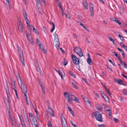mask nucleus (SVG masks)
<instances>
[{
  "instance_id": "9b49d317",
  "label": "nucleus",
  "mask_w": 127,
  "mask_h": 127,
  "mask_svg": "<svg viewBox=\"0 0 127 127\" xmlns=\"http://www.w3.org/2000/svg\"><path fill=\"white\" fill-rule=\"evenodd\" d=\"M53 44L56 47H59L60 45V42L59 39H55Z\"/></svg>"
},
{
  "instance_id": "f3484780",
  "label": "nucleus",
  "mask_w": 127,
  "mask_h": 127,
  "mask_svg": "<svg viewBox=\"0 0 127 127\" xmlns=\"http://www.w3.org/2000/svg\"><path fill=\"white\" fill-rule=\"evenodd\" d=\"M25 20L26 21V22L27 24L28 27H30V23L27 17H24Z\"/></svg>"
},
{
  "instance_id": "6e6d98bb",
  "label": "nucleus",
  "mask_w": 127,
  "mask_h": 127,
  "mask_svg": "<svg viewBox=\"0 0 127 127\" xmlns=\"http://www.w3.org/2000/svg\"><path fill=\"white\" fill-rule=\"evenodd\" d=\"M108 61L110 62L114 66H115V64L114 63L110 60H108Z\"/></svg>"
},
{
  "instance_id": "1a4fd4ad",
  "label": "nucleus",
  "mask_w": 127,
  "mask_h": 127,
  "mask_svg": "<svg viewBox=\"0 0 127 127\" xmlns=\"http://www.w3.org/2000/svg\"><path fill=\"white\" fill-rule=\"evenodd\" d=\"M18 116L20 120L21 123L23 127H26V125L25 124L22 115L19 114Z\"/></svg>"
},
{
  "instance_id": "c85d7f7f",
  "label": "nucleus",
  "mask_w": 127,
  "mask_h": 127,
  "mask_svg": "<svg viewBox=\"0 0 127 127\" xmlns=\"http://www.w3.org/2000/svg\"><path fill=\"white\" fill-rule=\"evenodd\" d=\"M7 88H6V92L7 94H10L9 89V87L8 84L7 83Z\"/></svg>"
},
{
  "instance_id": "6ab92c4d",
  "label": "nucleus",
  "mask_w": 127,
  "mask_h": 127,
  "mask_svg": "<svg viewBox=\"0 0 127 127\" xmlns=\"http://www.w3.org/2000/svg\"><path fill=\"white\" fill-rule=\"evenodd\" d=\"M50 110L51 111H50L49 112L50 113L51 116L52 117H53L54 116V111L51 108H50Z\"/></svg>"
},
{
  "instance_id": "bf43d9fd",
  "label": "nucleus",
  "mask_w": 127,
  "mask_h": 127,
  "mask_svg": "<svg viewBox=\"0 0 127 127\" xmlns=\"http://www.w3.org/2000/svg\"><path fill=\"white\" fill-rule=\"evenodd\" d=\"M104 88L105 89V90L107 92V93H108V92H109V90L106 87H104Z\"/></svg>"
},
{
  "instance_id": "2f4dec72",
  "label": "nucleus",
  "mask_w": 127,
  "mask_h": 127,
  "mask_svg": "<svg viewBox=\"0 0 127 127\" xmlns=\"http://www.w3.org/2000/svg\"><path fill=\"white\" fill-rule=\"evenodd\" d=\"M119 37H120L121 40L122 41L124 42V40L123 37L120 34H119L118 35Z\"/></svg>"
},
{
  "instance_id": "09e8293b",
  "label": "nucleus",
  "mask_w": 127,
  "mask_h": 127,
  "mask_svg": "<svg viewBox=\"0 0 127 127\" xmlns=\"http://www.w3.org/2000/svg\"><path fill=\"white\" fill-rule=\"evenodd\" d=\"M36 115L37 116H36L37 118V119H38V120L40 122H41V121L40 120V119H39V115L38 113H37V114H36Z\"/></svg>"
},
{
  "instance_id": "774afa93",
  "label": "nucleus",
  "mask_w": 127,
  "mask_h": 127,
  "mask_svg": "<svg viewBox=\"0 0 127 127\" xmlns=\"http://www.w3.org/2000/svg\"><path fill=\"white\" fill-rule=\"evenodd\" d=\"M119 80L120 79H115L114 80V81L115 82L118 83V82L119 81Z\"/></svg>"
},
{
  "instance_id": "680f3d73",
  "label": "nucleus",
  "mask_w": 127,
  "mask_h": 127,
  "mask_svg": "<svg viewBox=\"0 0 127 127\" xmlns=\"http://www.w3.org/2000/svg\"><path fill=\"white\" fill-rule=\"evenodd\" d=\"M36 69L37 71L39 72H40L41 71L40 69L39 68V67L36 68Z\"/></svg>"
},
{
  "instance_id": "9d476101",
  "label": "nucleus",
  "mask_w": 127,
  "mask_h": 127,
  "mask_svg": "<svg viewBox=\"0 0 127 127\" xmlns=\"http://www.w3.org/2000/svg\"><path fill=\"white\" fill-rule=\"evenodd\" d=\"M105 108L109 116L111 117V111L110 107L109 106H106L105 107Z\"/></svg>"
},
{
  "instance_id": "f257e3e1",
  "label": "nucleus",
  "mask_w": 127,
  "mask_h": 127,
  "mask_svg": "<svg viewBox=\"0 0 127 127\" xmlns=\"http://www.w3.org/2000/svg\"><path fill=\"white\" fill-rule=\"evenodd\" d=\"M64 95L65 98L70 103H71L72 102L71 100H74L75 102L78 103H79V99L75 96L72 95H70L66 92H64Z\"/></svg>"
},
{
  "instance_id": "2eb2a0df",
  "label": "nucleus",
  "mask_w": 127,
  "mask_h": 127,
  "mask_svg": "<svg viewBox=\"0 0 127 127\" xmlns=\"http://www.w3.org/2000/svg\"><path fill=\"white\" fill-rule=\"evenodd\" d=\"M12 85V88L15 91V90H16V88L15 86V81H12L11 83Z\"/></svg>"
},
{
  "instance_id": "aec40b11",
  "label": "nucleus",
  "mask_w": 127,
  "mask_h": 127,
  "mask_svg": "<svg viewBox=\"0 0 127 127\" xmlns=\"http://www.w3.org/2000/svg\"><path fill=\"white\" fill-rule=\"evenodd\" d=\"M50 23L53 25V27L51 30V32H53L55 28V26L54 23L52 22H50Z\"/></svg>"
},
{
  "instance_id": "79ce46f5",
  "label": "nucleus",
  "mask_w": 127,
  "mask_h": 127,
  "mask_svg": "<svg viewBox=\"0 0 127 127\" xmlns=\"http://www.w3.org/2000/svg\"><path fill=\"white\" fill-rule=\"evenodd\" d=\"M89 5L90 8H93L94 5L93 4L90 3H89Z\"/></svg>"
},
{
  "instance_id": "b1692460",
  "label": "nucleus",
  "mask_w": 127,
  "mask_h": 127,
  "mask_svg": "<svg viewBox=\"0 0 127 127\" xmlns=\"http://www.w3.org/2000/svg\"><path fill=\"white\" fill-rule=\"evenodd\" d=\"M112 53H115V55H114L115 56H116V57L118 59V60H120H120H121V59H120V57H119V56H118V55L116 53V52H112Z\"/></svg>"
},
{
  "instance_id": "4be33fe9",
  "label": "nucleus",
  "mask_w": 127,
  "mask_h": 127,
  "mask_svg": "<svg viewBox=\"0 0 127 127\" xmlns=\"http://www.w3.org/2000/svg\"><path fill=\"white\" fill-rule=\"evenodd\" d=\"M103 94L104 95V96H105V98H106V100H105L107 101V102H110V101L109 99V98L108 96L107 95L105 94L104 93H103Z\"/></svg>"
},
{
  "instance_id": "5fc2aeb1",
  "label": "nucleus",
  "mask_w": 127,
  "mask_h": 127,
  "mask_svg": "<svg viewBox=\"0 0 127 127\" xmlns=\"http://www.w3.org/2000/svg\"><path fill=\"white\" fill-rule=\"evenodd\" d=\"M6 2L7 3H8V6L9 7V8L10 9V2L9 1V0H6Z\"/></svg>"
},
{
  "instance_id": "bb28decb",
  "label": "nucleus",
  "mask_w": 127,
  "mask_h": 127,
  "mask_svg": "<svg viewBox=\"0 0 127 127\" xmlns=\"http://www.w3.org/2000/svg\"><path fill=\"white\" fill-rule=\"evenodd\" d=\"M90 10L91 13V15L93 16L94 15L93 8H90Z\"/></svg>"
},
{
  "instance_id": "c756f323",
  "label": "nucleus",
  "mask_w": 127,
  "mask_h": 127,
  "mask_svg": "<svg viewBox=\"0 0 127 127\" xmlns=\"http://www.w3.org/2000/svg\"><path fill=\"white\" fill-rule=\"evenodd\" d=\"M36 3V6L38 7V5H40V0H35Z\"/></svg>"
},
{
  "instance_id": "e433bc0d",
  "label": "nucleus",
  "mask_w": 127,
  "mask_h": 127,
  "mask_svg": "<svg viewBox=\"0 0 127 127\" xmlns=\"http://www.w3.org/2000/svg\"><path fill=\"white\" fill-rule=\"evenodd\" d=\"M41 88L42 90V91L43 93L44 94H45V91L44 89V87L43 86H41Z\"/></svg>"
},
{
  "instance_id": "c03bdc74",
  "label": "nucleus",
  "mask_w": 127,
  "mask_h": 127,
  "mask_svg": "<svg viewBox=\"0 0 127 127\" xmlns=\"http://www.w3.org/2000/svg\"><path fill=\"white\" fill-rule=\"evenodd\" d=\"M107 67L108 69L111 72H113V71L112 69L111 68V67L110 66L107 65Z\"/></svg>"
},
{
  "instance_id": "f03ea898",
  "label": "nucleus",
  "mask_w": 127,
  "mask_h": 127,
  "mask_svg": "<svg viewBox=\"0 0 127 127\" xmlns=\"http://www.w3.org/2000/svg\"><path fill=\"white\" fill-rule=\"evenodd\" d=\"M17 80L19 84L20 83L21 84V88L22 92L24 94V95L25 94H26V93L27 91V87L26 85L22 82L19 76L17 78Z\"/></svg>"
},
{
  "instance_id": "49530a36",
  "label": "nucleus",
  "mask_w": 127,
  "mask_h": 127,
  "mask_svg": "<svg viewBox=\"0 0 127 127\" xmlns=\"http://www.w3.org/2000/svg\"><path fill=\"white\" fill-rule=\"evenodd\" d=\"M39 46L40 49H41L42 50V49L44 48L43 47V45L42 44H39Z\"/></svg>"
},
{
  "instance_id": "f8f14e48",
  "label": "nucleus",
  "mask_w": 127,
  "mask_h": 127,
  "mask_svg": "<svg viewBox=\"0 0 127 127\" xmlns=\"http://www.w3.org/2000/svg\"><path fill=\"white\" fill-rule=\"evenodd\" d=\"M26 36L27 37L29 41L31 43H32L33 42V40L32 38L31 35L30 34H26Z\"/></svg>"
},
{
  "instance_id": "8fccbe9b",
  "label": "nucleus",
  "mask_w": 127,
  "mask_h": 127,
  "mask_svg": "<svg viewBox=\"0 0 127 127\" xmlns=\"http://www.w3.org/2000/svg\"><path fill=\"white\" fill-rule=\"evenodd\" d=\"M42 50L44 53L46 54L47 53V51L44 48L42 49Z\"/></svg>"
},
{
  "instance_id": "a211bd4d",
  "label": "nucleus",
  "mask_w": 127,
  "mask_h": 127,
  "mask_svg": "<svg viewBox=\"0 0 127 127\" xmlns=\"http://www.w3.org/2000/svg\"><path fill=\"white\" fill-rule=\"evenodd\" d=\"M95 106L96 107V109L98 110L101 111L102 110V108L100 105L98 104H96Z\"/></svg>"
},
{
  "instance_id": "0e129e2a",
  "label": "nucleus",
  "mask_w": 127,
  "mask_h": 127,
  "mask_svg": "<svg viewBox=\"0 0 127 127\" xmlns=\"http://www.w3.org/2000/svg\"><path fill=\"white\" fill-rule=\"evenodd\" d=\"M122 53H121V54H122L123 56V58H124L125 57V54L124 53V52L123 51L122 52Z\"/></svg>"
},
{
  "instance_id": "7ed1b4c3",
  "label": "nucleus",
  "mask_w": 127,
  "mask_h": 127,
  "mask_svg": "<svg viewBox=\"0 0 127 127\" xmlns=\"http://www.w3.org/2000/svg\"><path fill=\"white\" fill-rule=\"evenodd\" d=\"M18 51L19 54V56L20 60L22 62L23 66H25V65L24 59L23 55L22 50L20 47H18Z\"/></svg>"
},
{
  "instance_id": "de8ad7c7",
  "label": "nucleus",
  "mask_w": 127,
  "mask_h": 127,
  "mask_svg": "<svg viewBox=\"0 0 127 127\" xmlns=\"http://www.w3.org/2000/svg\"><path fill=\"white\" fill-rule=\"evenodd\" d=\"M98 127H106L105 125L104 124L98 125Z\"/></svg>"
},
{
  "instance_id": "473e14b6",
  "label": "nucleus",
  "mask_w": 127,
  "mask_h": 127,
  "mask_svg": "<svg viewBox=\"0 0 127 127\" xmlns=\"http://www.w3.org/2000/svg\"><path fill=\"white\" fill-rule=\"evenodd\" d=\"M33 32L35 33L38 34V30L36 29L33 26Z\"/></svg>"
},
{
  "instance_id": "69168bd1",
  "label": "nucleus",
  "mask_w": 127,
  "mask_h": 127,
  "mask_svg": "<svg viewBox=\"0 0 127 127\" xmlns=\"http://www.w3.org/2000/svg\"><path fill=\"white\" fill-rule=\"evenodd\" d=\"M70 112L72 114V116H74V115L73 111L72 110L71 111H70Z\"/></svg>"
},
{
  "instance_id": "393cba45",
  "label": "nucleus",
  "mask_w": 127,
  "mask_h": 127,
  "mask_svg": "<svg viewBox=\"0 0 127 127\" xmlns=\"http://www.w3.org/2000/svg\"><path fill=\"white\" fill-rule=\"evenodd\" d=\"M23 13L24 17H27L26 12L25 10L24 9H23Z\"/></svg>"
},
{
  "instance_id": "ddd939ff",
  "label": "nucleus",
  "mask_w": 127,
  "mask_h": 127,
  "mask_svg": "<svg viewBox=\"0 0 127 127\" xmlns=\"http://www.w3.org/2000/svg\"><path fill=\"white\" fill-rule=\"evenodd\" d=\"M25 121L28 125H30V123L29 121V118L26 114L25 115Z\"/></svg>"
},
{
  "instance_id": "dca6fc26",
  "label": "nucleus",
  "mask_w": 127,
  "mask_h": 127,
  "mask_svg": "<svg viewBox=\"0 0 127 127\" xmlns=\"http://www.w3.org/2000/svg\"><path fill=\"white\" fill-rule=\"evenodd\" d=\"M83 4L85 8V9H88L87 3L86 1H83Z\"/></svg>"
},
{
  "instance_id": "13d9d810",
  "label": "nucleus",
  "mask_w": 127,
  "mask_h": 127,
  "mask_svg": "<svg viewBox=\"0 0 127 127\" xmlns=\"http://www.w3.org/2000/svg\"><path fill=\"white\" fill-rule=\"evenodd\" d=\"M94 94H95V96H97V97L98 98L99 97V96L98 95V94L97 93H96L94 91Z\"/></svg>"
},
{
  "instance_id": "6e6552de",
  "label": "nucleus",
  "mask_w": 127,
  "mask_h": 127,
  "mask_svg": "<svg viewBox=\"0 0 127 127\" xmlns=\"http://www.w3.org/2000/svg\"><path fill=\"white\" fill-rule=\"evenodd\" d=\"M17 21L18 22L17 24L19 30L20 32H22L23 31V27L22 23L21 21L20 20H19L18 18H17Z\"/></svg>"
},
{
  "instance_id": "a18cd8bd",
  "label": "nucleus",
  "mask_w": 127,
  "mask_h": 127,
  "mask_svg": "<svg viewBox=\"0 0 127 127\" xmlns=\"http://www.w3.org/2000/svg\"><path fill=\"white\" fill-rule=\"evenodd\" d=\"M122 80L120 79L119 81L118 82V83L120 85H122Z\"/></svg>"
},
{
  "instance_id": "20e7f679",
  "label": "nucleus",
  "mask_w": 127,
  "mask_h": 127,
  "mask_svg": "<svg viewBox=\"0 0 127 127\" xmlns=\"http://www.w3.org/2000/svg\"><path fill=\"white\" fill-rule=\"evenodd\" d=\"M95 117L96 120L100 122L103 121V118L101 114L98 111L95 112Z\"/></svg>"
},
{
  "instance_id": "e2e57ef3",
  "label": "nucleus",
  "mask_w": 127,
  "mask_h": 127,
  "mask_svg": "<svg viewBox=\"0 0 127 127\" xmlns=\"http://www.w3.org/2000/svg\"><path fill=\"white\" fill-rule=\"evenodd\" d=\"M42 1L43 3L46 5V1L45 0H41Z\"/></svg>"
},
{
  "instance_id": "37998d69",
  "label": "nucleus",
  "mask_w": 127,
  "mask_h": 127,
  "mask_svg": "<svg viewBox=\"0 0 127 127\" xmlns=\"http://www.w3.org/2000/svg\"><path fill=\"white\" fill-rule=\"evenodd\" d=\"M82 96L83 97V99L85 102H88V98L87 97H84Z\"/></svg>"
},
{
  "instance_id": "338daca9",
  "label": "nucleus",
  "mask_w": 127,
  "mask_h": 127,
  "mask_svg": "<svg viewBox=\"0 0 127 127\" xmlns=\"http://www.w3.org/2000/svg\"><path fill=\"white\" fill-rule=\"evenodd\" d=\"M120 44L121 46L122 47H123V46H124V45L125 46V45L123 42H120Z\"/></svg>"
},
{
  "instance_id": "412c9836",
  "label": "nucleus",
  "mask_w": 127,
  "mask_h": 127,
  "mask_svg": "<svg viewBox=\"0 0 127 127\" xmlns=\"http://www.w3.org/2000/svg\"><path fill=\"white\" fill-rule=\"evenodd\" d=\"M25 99L26 100V102L27 105L28 106L29 105V104L28 102V97L26 94H25V95H24Z\"/></svg>"
},
{
  "instance_id": "864d4df0",
  "label": "nucleus",
  "mask_w": 127,
  "mask_h": 127,
  "mask_svg": "<svg viewBox=\"0 0 127 127\" xmlns=\"http://www.w3.org/2000/svg\"><path fill=\"white\" fill-rule=\"evenodd\" d=\"M15 94H16V97L18 99H19V98H18V94H17V90H15Z\"/></svg>"
},
{
  "instance_id": "4c0bfd02",
  "label": "nucleus",
  "mask_w": 127,
  "mask_h": 127,
  "mask_svg": "<svg viewBox=\"0 0 127 127\" xmlns=\"http://www.w3.org/2000/svg\"><path fill=\"white\" fill-rule=\"evenodd\" d=\"M120 61L121 62V64L123 66V65L126 64V63L124 61H122V59L120 60Z\"/></svg>"
},
{
  "instance_id": "f704fd0d",
  "label": "nucleus",
  "mask_w": 127,
  "mask_h": 127,
  "mask_svg": "<svg viewBox=\"0 0 127 127\" xmlns=\"http://www.w3.org/2000/svg\"><path fill=\"white\" fill-rule=\"evenodd\" d=\"M115 22L117 23L118 24H119L121 27V23L120 22V21L118 19H116V20L115 21Z\"/></svg>"
},
{
  "instance_id": "4468645a",
  "label": "nucleus",
  "mask_w": 127,
  "mask_h": 127,
  "mask_svg": "<svg viewBox=\"0 0 127 127\" xmlns=\"http://www.w3.org/2000/svg\"><path fill=\"white\" fill-rule=\"evenodd\" d=\"M89 57L88 58L87 60V62L90 65H91L93 64V62L92 59L90 58V57L89 56V53H88Z\"/></svg>"
},
{
  "instance_id": "5701e85b",
  "label": "nucleus",
  "mask_w": 127,
  "mask_h": 127,
  "mask_svg": "<svg viewBox=\"0 0 127 127\" xmlns=\"http://www.w3.org/2000/svg\"><path fill=\"white\" fill-rule=\"evenodd\" d=\"M57 4L59 6V8L62 11H63V9H62V5L61 4V3L60 2H58V3H57Z\"/></svg>"
},
{
  "instance_id": "a878e982",
  "label": "nucleus",
  "mask_w": 127,
  "mask_h": 127,
  "mask_svg": "<svg viewBox=\"0 0 127 127\" xmlns=\"http://www.w3.org/2000/svg\"><path fill=\"white\" fill-rule=\"evenodd\" d=\"M36 121L35 117L31 119L30 121L32 123L34 124L35 123V121Z\"/></svg>"
},
{
  "instance_id": "7c9ffc66",
  "label": "nucleus",
  "mask_w": 127,
  "mask_h": 127,
  "mask_svg": "<svg viewBox=\"0 0 127 127\" xmlns=\"http://www.w3.org/2000/svg\"><path fill=\"white\" fill-rule=\"evenodd\" d=\"M71 83L72 85L73 86L75 89H78V88L77 86L76 85V84H75L73 82H72Z\"/></svg>"
},
{
  "instance_id": "0eeeda50",
  "label": "nucleus",
  "mask_w": 127,
  "mask_h": 127,
  "mask_svg": "<svg viewBox=\"0 0 127 127\" xmlns=\"http://www.w3.org/2000/svg\"><path fill=\"white\" fill-rule=\"evenodd\" d=\"M72 59V61L74 64L76 65H77L79 64V61L78 59L75 56L73 55H71Z\"/></svg>"
},
{
  "instance_id": "603ef678",
  "label": "nucleus",
  "mask_w": 127,
  "mask_h": 127,
  "mask_svg": "<svg viewBox=\"0 0 127 127\" xmlns=\"http://www.w3.org/2000/svg\"><path fill=\"white\" fill-rule=\"evenodd\" d=\"M36 41L37 42L38 45H39V44H41L38 38L37 39Z\"/></svg>"
},
{
  "instance_id": "cd10ccee",
  "label": "nucleus",
  "mask_w": 127,
  "mask_h": 127,
  "mask_svg": "<svg viewBox=\"0 0 127 127\" xmlns=\"http://www.w3.org/2000/svg\"><path fill=\"white\" fill-rule=\"evenodd\" d=\"M34 63L36 68L37 67H39L38 63L37 61H35Z\"/></svg>"
},
{
  "instance_id": "4d7b16f0",
  "label": "nucleus",
  "mask_w": 127,
  "mask_h": 127,
  "mask_svg": "<svg viewBox=\"0 0 127 127\" xmlns=\"http://www.w3.org/2000/svg\"><path fill=\"white\" fill-rule=\"evenodd\" d=\"M70 124L72 125L73 126H74V127H77L76 125L75 124H74L72 122L70 121Z\"/></svg>"
},
{
  "instance_id": "58836bf2",
  "label": "nucleus",
  "mask_w": 127,
  "mask_h": 127,
  "mask_svg": "<svg viewBox=\"0 0 127 127\" xmlns=\"http://www.w3.org/2000/svg\"><path fill=\"white\" fill-rule=\"evenodd\" d=\"M123 94L124 95H127V91L124 89L123 90Z\"/></svg>"
},
{
  "instance_id": "3c124183",
  "label": "nucleus",
  "mask_w": 127,
  "mask_h": 127,
  "mask_svg": "<svg viewBox=\"0 0 127 127\" xmlns=\"http://www.w3.org/2000/svg\"><path fill=\"white\" fill-rule=\"evenodd\" d=\"M62 64H64V65H67V63L65 61H64V62H62Z\"/></svg>"
},
{
  "instance_id": "a19ab883",
  "label": "nucleus",
  "mask_w": 127,
  "mask_h": 127,
  "mask_svg": "<svg viewBox=\"0 0 127 127\" xmlns=\"http://www.w3.org/2000/svg\"><path fill=\"white\" fill-rule=\"evenodd\" d=\"M64 14L68 18H70V16L69 14H66V13H63V15Z\"/></svg>"
},
{
  "instance_id": "c9c22d12",
  "label": "nucleus",
  "mask_w": 127,
  "mask_h": 127,
  "mask_svg": "<svg viewBox=\"0 0 127 127\" xmlns=\"http://www.w3.org/2000/svg\"><path fill=\"white\" fill-rule=\"evenodd\" d=\"M48 125L49 127H52L51 121H49L48 123Z\"/></svg>"
},
{
  "instance_id": "ea45409f",
  "label": "nucleus",
  "mask_w": 127,
  "mask_h": 127,
  "mask_svg": "<svg viewBox=\"0 0 127 127\" xmlns=\"http://www.w3.org/2000/svg\"><path fill=\"white\" fill-rule=\"evenodd\" d=\"M117 18L115 17H112L110 19L112 21H115L116 20Z\"/></svg>"
},
{
  "instance_id": "39448f33",
  "label": "nucleus",
  "mask_w": 127,
  "mask_h": 127,
  "mask_svg": "<svg viewBox=\"0 0 127 127\" xmlns=\"http://www.w3.org/2000/svg\"><path fill=\"white\" fill-rule=\"evenodd\" d=\"M74 50L80 57H82L83 54L82 52V50L79 47H75L74 48Z\"/></svg>"
},
{
  "instance_id": "423d86ee",
  "label": "nucleus",
  "mask_w": 127,
  "mask_h": 127,
  "mask_svg": "<svg viewBox=\"0 0 127 127\" xmlns=\"http://www.w3.org/2000/svg\"><path fill=\"white\" fill-rule=\"evenodd\" d=\"M62 120V125L63 127H68L66 120L65 119L64 116L62 113L61 117Z\"/></svg>"
},
{
  "instance_id": "72a5a7b5",
  "label": "nucleus",
  "mask_w": 127,
  "mask_h": 127,
  "mask_svg": "<svg viewBox=\"0 0 127 127\" xmlns=\"http://www.w3.org/2000/svg\"><path fill=\"white\" fill-rule=\"evenodd\" d=\"M109 38L110 40L112 41L114 45H115V44H114L115 41L112 38V37H109Z\"/></svg>"
},
{
  "instance_id": "052dcab7",
  "label": "nucleus",
  "mask_w": 127,
  "mask_h": 127,
  "mask_svg": "<svg viewBox=\"0 0 127 127\" xmlns=\"http://www.w3.org/2000/svg\"><path fill=\"white\" fill-rule=\"evenodd\" d=\"M70 75L71 76L74 78H75L76 77V75L73 73L71 74Z\"/></svg>"
}]
</instances>
